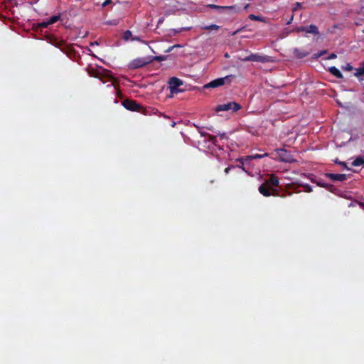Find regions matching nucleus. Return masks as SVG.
I'll return each mask as SVG.
<instances>
[{
  "instance_id": "obj_7",
  "label": "nucleus",
  "mask_w": 364,
  "mask_h": 364,
  "mask_svg": "<svg viewBox=\"0 0 364 364\" xmlns=\"http://www.w3.org/2000/svg\"><path fill=\"white\" fill-rule=\"evenodd\" d=\"M294 31H296V33L305 32L306 33H311L314 36H317L319 34V31H318V27L314 24H311L308 26H301L296 27L294 28Z\"/></svg>"
},
{
  "instance_id": "obj_19",
  "label": "nucleus",
  "mask_w": 364,
  "mask_h": 364,
  "mask_svg": "<svg viewBox=\"0 0 364 364\" xmlns=\"http://www.w3.org/2000/svg\"><path fill=\"white\" fill-rule=\"evenodd\" d=\"M270 193H271V196H281L282 198L285 197L284 194L279 195V191L277 190L276 188H272Z\"/></svg>"
},
{
  "instance_id": "obj_12",
  "label": "nucleus",
  "mask_w": 364,
  "mask_h": 364,
  "mask_svg": "<svg viewBox=\"0 0 364 364\" xmlns=\"http://www.w3.org/2000/svg\"><path fill=\"white\" fill-rule=\"evenodd\" d=\"M259 192L264 196L265 197H269V196H271V190H272V188L269 187V186H267V183H262V185L259 186Z\"/></svg>"
},
{
  "instance_id": "obj_23",
  "label": "nucleus",
  "mask_w": 364,
  "mask_h": 364,
  "mask_svg": "<svg viewBox=\"0 0 364 364\" xmlns=\"http://www.w3.org/2000/svg\"><path fill=\"white\" fill-rule=\"evenodd\" d=\"M334 162L337 164H339V165H341L342 166L344 167V168L347 169V170H350V168L348 167L347 164L345 163V162H343V161H338V159H335L334 160Z\"/></svg>"
},
{
  "instance_id": "obj_2",
  "label": "nucleus",
  "mask_w": 364,
  "mask_h": 364,
  "mask_svg": "<svg viewBox=\"0 0 364 364\" xmlns=\"http://www.w3.org/2000/svg\"><path fill=\"white\" fill-rule=\"evenodd\" d=\"M277 156L282 162L293 163L296 161L291 153L284 149H277L275 150Z\"/></svg>"
},
{
  "instance_id": "obj_18",
  "label": "nucleus",
  "mask_w": 364,
  "mask_h": 364,
  "mask_svg": "<svg viewBox=\"0 0 364 364\" xmlns=\"http://www.w3.org/2000/svg\"><path fill=\"white\" fill-rule=\"evenodd\" d=\"M132 38V33L130 31L127 30L124 33L123 39L124 41H127L129 39L131 40Z\"/></svg>"
},
{
  "instance_id": "obj_34",
  "label": "nucleus",
  "mask_w": 364,
  "mask_h": 364,
  "mask_svg": "<svg viewBox=\"0 0 364 364\" xmlns=\"http://www.w3.org/2000/svg\"><path fill=\"white\" fill-rule=\"evenodd\" d=\"M359 205L361 208H363L364 210V203H362V202H360L359 203Z\"/></svg>"
},
{
  "instance_id": "obj_33",
  "label": "nucleus",
  "mask_w": 364,
  "mask_h": 364,
  "mask_svg": "<svg viewBox=\"0 0 364 364\" xmlns=\"http://www.w3.org/2000/svg\"><path fill=\"white\" fill-rule=\"evenodd\" d=\"M220 136L221 139L226 138V135H225V133H223V134H220Z\"/></svg>"
},
{
  "instance_id": "obj_28",
  "label": "nucleus",
  "mask_w": 364,
  "mask_h": 364,
  "mask_svg": "<svg viewBox=\"0 0 364 364\" xmlns=\"http://www.w3.org/2000/svg\"><path fill=\"white\" fill-rule=\"evenodd\" d=\"M131 41H141L140 38L139 36H132V38H131Z\"/></svg>"
},
{
  "instance_id": "obj_20",
  "label": "nucleus",
  "mask_w": 364,
  "mask_h": 364,
  "mask_svg": "<svg viewBox=\"0 0 364 364\" xmlns=\"http://www.w3.org/2000/svg\"><path fill=\"white\" fill-rule=\"evenodd\" d=\"M220 28V26L216 24H211L210 26H207L204 27V29L205 30H218Z\"/></svg>"
},
{
  "instance_id": "obj_5",
  "label": "nucleus",
  "mask_w": 364,
  "mask_h": 364,
  "mask_svg": "<svg viewBox=\"0 0 364 364\" xmlns=\"http://www.w3.org/2000/svg\"><path fill=\"white\" fill-rule=\"evenodd\" d=\"M242 108L241 105L235 102H230L226 104L219 105L216 107V112L228 111L237 112Z\"/></svg>"
},
{
  "instance_id": "obj_10",
  "label": "nucleus",
  "mask_w": 364,
  "mask_h": 364,
  "mask_svg": "<svg viewBox=\"0 0 364 364\" xmlns=\"http://www.w3.org/2000/svg\"><path fill=\"white\" fill-rule=\"evenodd\" d=\"M208 7L211 8V9H215L220 14L235 10V6H218V5H215V4H209V5H208Z\"/></svg>"
},
{
  "instance_id": "obj_13",
  "label": "nucleus",
  "mask_w": 364,
  "mask_h": 364,
  "mask_svg": "<svg viewBox=\"0 0 364 364\" xmlns=\"http://www.w3.org/2000/svg\"><path fill=\"white\" fill-rule=\"evenodd\" d=\"M293 53L298 58H303L309 54L308 51L301 50L299 48H294L293 50Z\"/></svg>"
},
{
  "instance_id": "obj_35",
  "label": "nucleus",
  "mask_w": 364,
  "mask_h": 364,
  "mask_svg": "<svg viewBox=\"0 0 364 364\" xmlns=\"http://www.w3.org/2000/svg\"><path fill=\"white\" fill-rule=\"evenodd\" d=\"M336 57V55L335 54H331L330 58H334Z\"/></svg>"
},
{
  "instance_id": "obj_6",
  "label": "nucleus",
  "mask_w": 364,
  "mask_h": 364,
  "mask_svg": "<svg viewBox=\"0 0 364 364\" xmlns=\"http://www.w3.org/2000/svg\"><path fill=\"white\" fill-rule=\"evenodd\" d=\"M122 104L125 109L133 112H141L143 108L141 104L129 99L124 100Z\"/></svg>"
},
{
  "instance_id": "obj_37",
  "label": "nucleus",
  "mask_w": 364,
  "mask_h": 364,
  "mask_svg": "<svg viewBox=\"0 0 364 364\" xmlns=\"http://www.w3.org/2000/svg\"><path fill=\"white\" fill-rule=\"evenodd\" d=\"M308 191H309V192L311 191V187H310V186H308Z\"/></svg>"
},
{
  "instance_id": "obj_15",
  "label": "nucleus",
  "mask_w": 364,
  "mask_h": 364,
  "mask_svg": "<svg viewBox=\"0 0 364 364\" xmlns=\"http://www.w3.org/2000/svg\"><path fill=\"white\" fill-rule=\"evenodd\" d=\"M353 166H364V156L357 157L353 162Z\"/></svg>"
},
{
  "instance_id": "obj_41",
  "label": "nucleus",
  "mask_w": 364,
  "mask_h": 364,
  "mask_svg": "<svg viewBox=\"0 0 364 364\" xmlns=\"http://www.w3.org/2000/svg\"><path fill=\"white\" fill-rule=\"evenodd\" d=\"M225 57H228V53H226V54L225 55Z\"/></svg>"
},
{
  "instance_id": "obj_38",
  "label": "nucleus",
  "mask_w": 364,
  "mask_h": 364,
  "mask_svg": "<svg viewBox=\"0 0 364 364\" xmlns=\"http://www.w3.org/2000/svg\"><path fill=\"white\" fill-rule=\"evenodd\" d=\"M296 6H297V7H300L301 6V4L300 3H296Z\"/></svg>"
},
{
  "instance_id": "obj_9",
  "label": "nucleus",
  "mask_w": 364,
  "mask_h": 364,
  "mask_svg": "<svg viewBox=\"0 0 364 364\" xmlns=\"http://www.w3.org/2000/svg\"><path fill=\"white\" fill-rule=\"evenodd\" d=\"M326 176L332 181H344L348 178L347 175L344 173H326Z\"/></svg>"
},
{
  "instance_id": "obj_8",
  "label": "nucleus",
  "mask_w": 364,
  "mask_h": 364,
  "mask_svg": "<svg viewBox=\"0 0 364 364\" xmlns=\"http://www.w3.org/2000/svg\"><path fill=\"white\" fill-rule=\"evenodd\" d=\"M244 61H252L259 63H267L269 61V57L267 55H261L257 53H252L243 59Z\"/></svg>"
},
{
  "instance_id": "obj_4",
  "label": "nucleus",
  "mask_w": 364,
  "mask_h": 364,
  "mask_svg": "<svg viewBox=\"0 0 364 364\" xmlns=\"http://www.w3.org/2000/svg\"><path fill=\"white\" fill-rule=\"evenodd\" d=\"M183 84V82L176 77H172L168 80L169 89L171 94H177L181 92L183 90L179 89V87Z\"/></svg>"
},
{
  "instance_id": "obj_36",
  "label": "nucleus",
  "mask_w": 364,
  "mask_h": 364,
  "mask_svg": "<svg viewBox=\"0 0 364 364\" xmlns=\"http://www.w3.org/2000/svg\"><path fill=\"white\" fill-rule=\"evenodd\" d=\"M318 184L320 186H321V187H325V185H324V184H323V183H318Z\"/></svg>"
},
{
  "instance_id": "obj_22",
  "label": "nucleus",
  "mask_w": 364,
  "mask_h": 364,
  "mask_svg": "<svg viewBox=\"0 0 364 364\" xmlns=\"http://www.w3.org/2000/svg\"><path fill=\"white\" fill-rule=\"evenodd\" d=\"M268 156V154L265 153L264 154H253L250 156L251 159H261V158H263L264 156Z\"/></svg>"
},
{
  "instance_id": "obj_29",
  "label": "nucleus",
  "mask_w": 364,
  "mask_h": 364,
  "mask_svg": "<svg viewBox=\"0 0 364 364\" xmlns=\"http://www.w3.org/2000/svg\"><path fill=\"white\" fill-rule=\"evenodd\" d=\"M154 58V60H157V61H161L164 59V58L162 56H156V57H152Z\"/></svg>"
},
{
  "instance_id": "obj_21",
  "label": "nucleus",
  "mask_w": 364,
  "mask_h": 364,
  "mask_svg": "<svg viewBox=\"0 0 364 364\" xmlns=\"http://www.w3.org/2000/svg\"><path fill=\"white\" fill-rule=\"evenodd\" d=\"M355 76L359 77L364 75V67L358 68L356 69Z\"/></svg>"
},
{
  "instance_id": "obj_11",
  "label": "nucleus",
  "mask_w": 364,
  "mask_h": 364,
  "mask_svg": "<svg viewBox=\"0 0 364 364\" xmlns=\"http://www.w3.org/2000/svg\"><path fill=\"white\" fill-rule=\"evenodd\" d=\"M264 183H267V186H269L271 188H277L279 185V181L278 177L274 174H271L269 178L266 180Z\"/></svg>"
},
{
  "instance_id": "obj_1",
  "label": "nucleus",
  "mask_w": 364,
  "mask_h": 364,
  "mask_svg": "<svg viewBox=\"0 0 364 364\" xmlns=\"http://www.w3.org/2000/svg\"><path fill=\"white\" fill-rule=\"evenodd\" d=\"M153 61L154 58L152 56L137 58L129 63V68L130 69H139L152 63Z\"/></svg>"
},
{
  "instance_id": "obj_24",
  "label": "nucleus",
  "mask_w": 364,
  "mask_h": 364,
  "mask_svg": "<svg viewBox=\"0 0 364 364\" xmlns=\"http://www.w3.org/2000/svg\"><path fill=\"white\" fill-rule=\"evenodd\" d=\"M39 26L43 28H47L50 24L48 23V21H42Z\"/></svg>"
},
{
  "instance_id": "obj_14",
  "label": "nucleus",
  "mask_w": 364,
  "mask_h": 364,
  "mask_svg": "<svg viewBox=\"0 0 364 364\" xmlns=\"http://www.w3.org/2000/svg\"><path fill=\"white\" fill-rule=\"evenodd\" d=\"M328 70L333 75H334L337 78L341 79L343 77L341 72L335 66L329 68Z\"/></svg>"
},
{
  "instance_id": "obj_25",
  "label": "nucleus",
  "mask_w": 364,
  "mask_h": 364,
  "mask_svg": "<svg viewBox=\"0 0 364 364\" xmlns=\"http://www.w3.org/2000/svg\"><path fill=\"white\" fill-rule=\"evenodd\" d=\"M208 135L210 141H211L213 142V144H215V143H216V136L210 135V134H208Z\"/></svg>"
},
{
  "instance_id": "obj_27",
  "label": "nucleus",
  "mask_w": 364,
  "mask_h": 364,
  "mask_svg": "<svg viewBox=\"0 0 364 364\" xmlns=\"http://www.w3.org/2000/svg\"><path fill=\"white\" fill-rule=\"evenodd\" d=\"M110 4H112V0H105L102 4V7H105Z\"/></svg>"
},
{
  "instance_id": "obj_31",
  "label": "nucleus",
  "mask_w": 364,
  "mask_h": 364,
  "mask_svg": "<svg viewBox=\"0 0 364 364\" xmlns=\"http://www.w3.org/2000/svg\"><path fill=\"white\" fill-rule=\"evenodd\" d=\"M292 20H293V16H291L290 19H288L287 24H290L291 23Z\"/></svg>"
},
{
  "instance_id": "obj_30",
  "label": "nucleus",
  "mask_w": 364,
  "mask_h": 364,
  "mask_svg": "<svg viewBox=\"0 0 364 364\" xmlns=\"http://www.w3.org/2000/svg\"><path fill=\"white\" fill-rule=\"evenodd\" d=\"M90 45L91 46H95V45H98V43H97V41H94V42H91V43H90Z\"/></svg>"
},
{
  "instance_id": "obj_16",
  "label": "nucleus",
  "mask_w": 364,
  "mask_h": 364,
  "mask_svg": "<svg viewBox=\"0 0 364 364\" xmlns=\"http://www.w3.org/2000/svg\"><path fill=\"white\" fill-rule=\"evenodd\" d=\"M60 14L53 15L47 21H48V23L50 25H51V24L56 23L60 19Z\"/></svg>"
},
{
  "instance_id": "obj_32",
  "label": "nucleus",
  "mask_w": 364,
  "mask_h": 364,
  "mask_svg": "<svg viewBox=\"0 0 364 364\" xmlns=\"http://www.w3.org/2000/svg\"><path fill=\"white\" fill-rule=\"evenodd\" d=\"M292 20H293V16H291L290 19H288L287 24H290L291 23Z\"/></svg>"
},
{
  "instance_id": "obj_17",
  "label": "nucleus",
  "mask_w": 364,
  "mask_h": 364,
  "mask_svg": "<svg viewBox=\"0 0 364 364\" xmlns=\"http://www.w3.org/2000/svg\"><path fill=\"white\" fill-rule=\"evenodd\" d=\"M249 18L253 21H264V18L261 16H256L255 14L249 15Z\"/></svg>"
},
{
  "instance_id": "obj_39",
  "label": "nucleus",
  "mask_w": 364,
  "mask_h": 364,
  "mask_svg": "<svg viewBox=\"0 0 364 364\" xmlns=\"http://www.w3.org/2000/svg\"><path fill=\"white\" fill-rule=\"evenodd\" d=\"M351 68H351V66H350V65H348V67H347V69H348V70H351Z\"/></svg>"
},
{
  "instance_id": "obj_3",
  "label": "nucleus",
  "mask_w": 364,
  "mask_h": 364,
  "mask_svg": "<svg viewBox=\"0 0 364 364\" xmlns=\"http://www.w3.org/2000/svg\"><path fill=\"white\" fill-rule=\"evenodd\" d=\"M234 77L233 75H227L224 77L217 78L208 82V84L204 85V88H210V87H218L222 85H224L226 82H230L231 80Z\"/></svg>"
},
{
  "instance_id": "obj_40",
  "label": "nucleus",
  "mask_w": 364,
  "mask_h": 364,
  "mask_svg": "<svg viewBox=\"0 0 364 364\" xmlns=\"http://www.w3.org/2000/svg\"><path fill=\"white\" fill-rule=\"evenodd\" d=\"M117 95H118L119 97H120L121 94H120L119 91L117 92Z\"/></svg>"
},
{
  "instance_id": "obj_26",
  "label": "nucleus",
  "mask_w": 364,
  "mask_h": 364,
  "mask_svg": "<svg viewBox=\"0 0 364 364\" xmlns=\"http://www.w3.org/2000/svg\"><path fill=\"white\" fill-rule=\"evenodd\" d=\"M235 168V166H228V167L225 168V173L226 174L229 173L230 171L232 168Z\"/></svg>"
}]
</instances>
